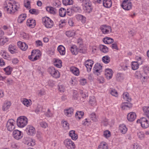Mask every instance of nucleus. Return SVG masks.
I'll return each mask as SVG.
<instances>
[{"mask_svg":"<svg viewBox=\"0 0 149 149\" xmlns=\"http://www.w3.org/2000/svg\"><path fill=\"white\" fill-rule=\"evenodd\" d=\"M29 12L30 13L35 15H37L39 13L38 11L37 10L35 9H30L29 10Z\"/></svg>","mask_w":149,"mask_h":149,"instance_id":"obj_57","label":"nucleus"},{"mask_svg":"<svg viewBox=\"0 0 149 149\" xmlns=\"http://www.w3.org/2000/svg\"><path fill=\"white\" fill-rule=\"evenodd\" d=\"M137 123L141 124L142 127L146 128L149 126L148 120L145 118H142L137 120Z\"/></svg>","mask_w":149,"mask_h":149,"instance_id":"obj_10","label":"nucleus"},{"mask_svg":"<svg viewBox=\"0 0 149 149\" xmlns=\"http://www.w3.org/2000/svg\"><path fill=\"white\" fill-rule=\"evenodd\" d=\"M73 98L74 100H76L79 97V94L75 90L73 91Z\"/></svg>","mask_w":149,"mask_h":149,"instance_id":"obj_59","label":"nucleus"},{"mask_svg":"<svg viewBox=\"0 0 149 149\" xmlns=\"http://www.w3.org/2000/svg\"><path fill=\"white\" fill-rule=\"evenodd\" d=\"M75 34V31L74 30H70L66 32V35L68 37L73 36Z\"/></svg>","mask_w":149,"mask_h":149,"instance_id":"obj_50","label":"nucleus"},{"mask_svg":"<svg viewBox=\"0 0 149 149\" xmlns=\"http://www.w3.org/2000/svg\"><path fill=\"white\" fill-rule=\"evenodd\" d=\"M4 7L8 13L13 14L20 8V5L18 2L7 0L5 2Z\"/></svg>","mask_w":149,"mask_h":149,"instance_id":"obj_1","label":"nucleus"},{"mask_svg":"<svg viewBox=\"0 0 149 149\" xmlns=\"http://www.w3.org/2000/svg\"><path fill=\"white\" fill-rule=\"evenodd\" d=\"M100 49L102 52L104 53H107L109 51L108 48L106 46L103 45H100Z\"/></svg>","mask_w":149,"mask_h":149,"instance_id":"obj_42","label":"nucleus"},{"mask_svg":"<svg viewBox=\"0 0 149 149\" xmlns=\"http://www.w3.org/2000/svg\"><path fill=\"white\" fill-rule=\"evenodd\" d=\"M59 91L60 92H63L64 91L65 88L64 86L62 85H59L58 86Z\"/></svg>","mask_w":149,"mask_h":149,"instance_id":"obj_61","label":"nucleus"},{"mask_svg":"<svg viewBox=\"0 0 149 149\" xmlns=\"http://www.w3.org/2000/svg\"><path fill=\"white\" fill-rule=\"evenodd\" d=\"M57 50L61 55L63 56L65 55V49L63 45H59L57 48Z\"/></svg>","mask_w":149,"mask_h":149,"instance_id":"obj_28","label":"nucleus"},{"mask_svg":"<svg viewBox=\"0 0 149 149\" xmlns=\"http://www.w3.org/2000/svg\"><path fill=\"white\" fill-rule=\"evenodd\" d=\"M111 136V132L108 130H106L103 132V136L106 139H108Z\"/></svg>","mask_w":149,"mask_h":149,"instance_id":"obj_44","label":"nucleus"},{"mask_svg":"<svg viewBox=\"0 0 149 149\" xmlns=\"http://www.w3.org/2000/svg\"><path fill=\"white\" fill-rule=\"evenodd\" d=\"M129 149H140V148L136 144H134L131 145Z\"/></svg>","mask_w":149,"mask_h":149,"instance_id":"obj_62","label":"nucleus"},{"mask_svg":"<svg viewBox=\"0 0 149 149\" xmlns=\"http://www.w3.org/2000/svg\"><path fill=\"white\" fill-rule=\"evenodd\" d=\"M143 110L144 114L149 118V106H144L142 107Z\"/></svg>","mask_w":149,"mask_h":149,"instance_id":"obj_38","label":"nucleus"},{"mask_svg":"<svg viewBox=\"0 0 149 149\" xmlns=\"http://www.w3.org/2000/svg\"><path fill=\"white\" fill-rule=\"evenodd\" d=\"M62 2L65 6L72 5L73 3V0H63Z\"/></svg>","mask_w":149,"mask_h":149,"instance_id":"obj_49","label":"nucleus"},{"mask_svg":"<svg viewBox=\"0 0 149 149\" xmlns=\"http://www.w3.org/2000/svg\"><path fill=\"white\" fill-rule=\"evenodd\" d=\"M48 71L51 75L55 78H58L60 77L58 71L54 67H50L48 68Z\"/></svg>","mask_w":149,"mask_h":149,"instance_id":"obj_6","label":"nucleus"},{"mask_svg":"<svg viewBox=\"0 0 149 149\" xmlns=\"http://www.w3.org/2000/svg\"><path fill=\"white\" fill-rule=\"evenodd\" d=\"M8 38L4 36L0 38V44L1 45H3L5 43L8 42Z\"/></svg>","mask_w":149,"mask_h":149,"instance_id":"obj_41","label":"nucleus"},{"mask_svg":"<svg viewBox=\"0 0 149 149\" xmlns=\"http://www.w3.org/2000/svg\"><path fill=\"white\" fill-rule=\"evenodd\" d=\"M116 77L118 80H120L123 79V74L121 73H118L117 74Z\"/></svg>","mask_w":149,"mask_h":149,"instance_id":"obj_64","label":"nucleus"},{"mask_svg":"<svg viewBox=\"0 0 149 149\" xmlns=\"http://www.w3.org/2000/svg\"><path fill=\"white\" fill-rule=\"evenodd\" d=\"M62 127L65 130H68L69 128V125L66 121L62 120L61 122Z\"/></svg>","mask_w":149,"mask_h":149,"instance_id":"obj_40","label":"nucleus"},{"mask_svg":"<svg viewBox=\"0 0 149 149\" xmlns=\"http://www.w3.org/2000/svg\"><path fill=\"white\" fill-rule=\"evenodd\" d=\"M15 121L13 119H9L6 123V127L9 131H12L15 128Z\"/></svg>","mask_w":149,"mask_h":149,"instance_id":"obj_9","label":"nucleus"},{"mask_svg":"<svg viewBox=\"0 0 149 149\" xmlns=\"http://www.w3.org/2000/svg\"><path fill=\"white\" fill-rule=\"evenodd\" d=\"M3 70L5 72V74L9 75L11 73L13 70V68L9 66H7L3 69Z\"/></svg>","mask_w":149,"mask_h":149,"instance_id":"obj_35","label":"nucleus"},{"mask_svg":"<svg viewBox=\"0 0 149 149\" xmlns=\"http://www.w3.org/2000/svg\"><path fill=\"white\" fill-rule=\"evenodd\" d=\"M44 111V110L43 109L41 105H39L38 106L37 108L35 110V112L36 113H39L40 112Z\"/></svg>","mask_w":149,"mask_h":149,"instance_id":"obj_55","label":"nucleus"},{"mask_svg":"<svg viewBox=\"0 0 149 149\" xmlns=\"http://www.w3.org/2000/svg\"><path fill=\"white\" fill-rule=\"evenodd\" d=\"M131 0H124L121 5L122 8L125 10H129L131 9L132 6L131 1Z\"/></svg>","mask_w":149,"mask_h":149,"instance_id":"obj_7","label":"nucleus"},{"mask_svg":"<svg viewBox=\"0 0 149 149\" xmlns=\"http://www.w3.org/2000/svg\"><path fill=\"white\" fill-rule=\"evenodd\" d=\"M26 132L28 135L32 136L36 134V130L34 127L31 125H28L26 128Z\"/></svg>","mask_w":149,"mask_h":149,"instance_id":"obj_13","label":"nucleus"},{"mask_svg":"<svg viewBox=\"0 0 149 149\" xmlns=\"http://www.w3.org/2000/svg\"><path fill=\"white\" fill-rule=\"evenodd\" d=\"M79 92L81 95L82 97L83 98H84L86 97V96H88V95L86 93V92L83 90H80L79 91Z\"/></svg>","mask_w":149,"mask_h":149,"instance_id":"obj_63","label":"nucleus"},{"mask_svg":"<svg viewBox=\"0 0 149 149\" xmlns=\"http://www.w3.org/2000/svg\"><path fill=\"white\" fill-rule=\"evenodd\" d=\"M97 149H109L108 146L106 143L102 141L99 145Z\"/></svg>","mask_w":149,"mask_h":149,"instance_id":"obj_30","label":"nucleus"},{"mask_svg":"<svg viewBox=\"0 0 149 149\" xmlns=\"http://www.w3.org/2000/svg\"><path fill=\"white\" fill-rule=\"evenodd\" d=\"M103 41L105 44H110L113 42V40L110 38L106 37L103 39Z\"/></svg>","mask_w":149,"mask_h":149,"instance_id":"obj_39","label":"nucleus"},{"mask_svg":"<svg viewBox=\"0 0 149 149\" xmlns=\"http://www.w3.org/2000/svg\"><path fill=\"white\" fill-rule=\"evenodd\" d=\"M17 47L13 45H10L8 47V50L12 54H14L17 52Z\"/></svg>","mask_w":149,"mask_h":149,"instance_id":"obj_23","label":"nucleus"},{"mask_svg":"<svg viewBox=\"0 0 149 149\" xmlns=\"http://www.w3.org/2000/svg\"><path fill=\"white\" fill-rule=\"evenodd\" d=\"M20 37L21 38L25 40H27L29 39V38L28 34L24 32H21Z\"/></svg>","mask_w":149,"mask_h":149,"instance_id":"obj_52","label":"nucleus"},{"mask_svg":"<svg viewBox=\"0 0 149 149\" xmlns=\"http://www.w3.org/2000/svg\"><path fill=\"white\" fill-rule=\"evenodd\" d=\"M54 112L52 111L49 109H48L47 111L45 113V115L47 117H52L54 116Z\"/></svg>","mask_w":149,"mask_h":149,"instance_id":"obj_51","label":"nucleus"},{"mask_svg":"<svg viewBox=\"0 0 149 149\" xmlns=\"http://www.w3.org/2000/svg\"><path fill=\"white\" fill-rule=\"evenodd\" d=\"M18 47L22 50L26 51L28 48V46L25 42L19 41L17 42Z\"/></svg>","mask_w":149,"mask_h":149,"instance_id":"obj_22","label":"nucleus"},{"mask_svg":"<svg viewBox=\"0 0 149 149\" xmlns=\"http://www.w3.org/2000/svg\"><path fill=\"white\" fill-rule=\"evenodd\" d=\"M74 109L72 107H70L64 110V115L67 117H71L73 114Z\"/></svg>","mask_w":149,"mask_h":149,"instance_id":"obj_17","label":"nucleus"},{"mask_svg":"<svg viewBox=\"0 0 149 149\" xmlns=\"http://www.w3.org/2000/svg\"><path fill=\"white\" fill-rule=\"evenodd\" d=\"M70 10L72 12H79L81 11V9L78 7H73L72 8L70 9Z\"/></svg>","mask_w":149,"mask_h":149,"instance_id":"obj_58","label":"nucleus"},{"mask_svg":"<svg viewBox=\"0 0 149 149\" xmlns=\"http://www.w3.org/2000/svg\"><path fill=\"white\" fill-rule=\"evenodd\" d=\"M25 143L27 145L33 146L36 144L35 140L30 138L26 137L24 139Z\"/></svg>","mask_w":149,"mask_h":149,"instance_id":"obj_16","label":"nucleus"},{"mask_svg":"<svg viewBox=\"0 0 149 149\" xmlns=\"http://www.w3.org/2000/svg\"><path fill=\"white\" fill-rule=\"evenodd\" d=\"M136 118V115L134 112H130L127 115V120L130 122L134 121Z\"/></svg>","mask_w":149,"mask_h":149,"instance_id":"obj_18","label":"nucleus"},{"mask_svg":"<svg viewBox=\"0 0 149 149\" xmlns=\"http://www.w3.org/2000/svg\"><path fill=\"white\" fill-rule=\"evenodd\" d=\"M70 71L75 75L78 76L79 74V70L77 68L74 66L71 67L70 68Z\"/></svg>","mask_w":149,"mask_h":149,"instance_id":"obj_31","label":"nucleus"},{"mask_svg":"<svg viewBox=\"0 0 149 149\" xmlns=\"http://www.w3.org/2000/svg\"><path fill=\"white\" fill-rule=\"evenodd\" d=\"M36 24V21L33 19H27L26 22L27 25L31 28H33Z\"/></svg>","mask_w":149,"mask_h":149,"instance_id":"obj_21","label":"nucleus"},{"mask_svg":"<svg viewBox=\"0 0 149 149\" xmlns=\"http://www.w3.org/2000/svg\"><path fill=\"white\" fill-rule=\"evenodd\" d=\"M103 62L105 64L109 63L110 61V58L108 56H105L103 57L102 58Z\"/></svg>","mask_w":149,"mask_h":149,"instance_id":"obj_46","label":"nucleus"},{"mask_svg":"<svg viewBox=\"0 0 149 149\" xmlns=\"http://www.w3.org/2000/svg\"><path fill=\"white\" fill-rule=\"evenodd\" d=\"M84 112L81 111H77L75 114V117L77 120H80L83 118L84 115Z\"/></svg>","mask_w":149,"mask_h":149,"instance_id":"obj_29","label":"nucleus"},{"mask_svg":"<svg viewBox=\"0 0 149 149\" xmlns=\"http://www.w3.org/2000/svg\"><path fill=\"white\" fill-rule=\"evenodd\" d=\"M89 117L93 121L96 122L97 120L98 117L95 113H93L90 115Z\"/></svg>","mask_w":149,"mask_h":149,"instance_id":"obj_43","label":"nucleus"},{"mask_svg":"<svg viewBox=\"0 0 149 149\" xmlns=\"http://www.w3.org/2000/svg\"><path fill=\"white\" fill-rule=\"evenodd\" d=\"M132 103H122L121 107L123 110L129 109L132 107Z\"/></svg>","mask_w":149,"mask_h":149,"instance_id":"obj_24","label":"nucleus"},{"mask_svg":"<svg viewBox=\"0 0 149 149\" xmlns=\"http://www.w3.org/2000/svg\"><path fill=\"white\" fill-rule=\"evenodd\" d=\"M110 93L113 96L117 97L118 96V93L116 90L113 88H110L109 90Z\"/></svg>","mask_w":149,"mask_h":149,"instance_id":"obj_54","label":"nucleus"},{"mask_svg":"<svg viewBox=\"0 0 149 149\" xmlns=\"http://www.w3.org/2000/svg\"><path fill=\"white\" fill-rule=\"evenodd\" d=\"M62 61L61 60L56 59L54 63V65L58 68H61L62 66Z\"/></svg>","mask_w":149,"mask_h":149,"instance_id":"obj_47","label":"nucleus"},{"mask_svg":"<svg viewBox=\"0 0 149 149\" xmlns=\"http://www.w3.org/2000/svg\"><path fill=\"white\" fill-rule=\"evenodd\" d=\"M59 14L60 17H65L66 14V9L64 8H61L59 10Z\"/></svg>","mask_w":149,"mask_h":149,"instance_id":"obj_37","label":"nucleus"},{"mask_svg":"<svg viewBox=\"0 0 149 149\" xmlns=\"http://www.w3.org/2000/svg\"><path fill=\"white\" fill-rule=\"evenodd\" d=\"M31 2L29 0H24V6L27 9H29L31 8Z\"/></svg>","mask_w":149,"mask_h":149,"instance_id":"obj_45","label":"nucleus"},{"mask_svg":"<svg viewBox=\"0 0 149 149\" xmlns=\"http://www.w3.org/2000/svg\"><path fill=\"white\" fill-rule=\"evenodd\" d=\"M93 63V61L91 60L88 59L85 61V66L87 68V71L88 72L91 71Z\"/></svg>","mask_w":149,"mask_h":149,"instance_id":"obj_15","label":"nucleus"},{"mask_svg":"<svg viewBox=\"0 0 149 149\" xmlns=\"http://www.w3.org/2000/svg\"><path fill=\"white\" fill-rule=\"evenodd\" d=\"M122 96L123 99L129 102L131 101V98L129 96V94L128 92H125L124 93Z\"/></svg>","mask_w":149,"mask_h":149,"instance_id":"obj_32","label":"nucleus"},{"mask_svg":"<svg viewBox=\"0 0 149 149\" xmlns=\"http://www.w3.org/2000/svg\"><path fill=\"white\" fill-rule=\"evenodd\" d=\"M40 127L44 128H46L48 127V124L47 123L44 121H42L40 123Z\"/></svg>","mask_w":149,"mask_h":149,"instance_id":"obj_56","label":"nucleus"},{"mask_svg":"<svg viewBox=\"0 0 149 149\" xmlns=\"http://www.w3.org/2000/svg\"><path fill=\"white\" fill-rule=\"evenodd\" d=\"M70 50L72 53L74 55L77 54L78 52H79V49L75 45H73L71 46L70 48Z\"/></svg>","mask_w":149,"mask_h":149,"instance_id":"obj_27","label":"nucleus"},{"mask_svg":"<svg viewBox=\"0 0 149 149\" xmlns=\"http://www.w3.org/2000/svg\"><path fill=\"white\" fill-rule=\"evenodd\" d=\"M100 29L104 34H108L111 32V27L109 26L104 25L101 26Z\"/></svg>","mask_w":149,"mask_h":149,"instance_id":"obj_12","label":"nucleus"},{"mask_svg":"<svg viewBox=\"0 0 149 149\" xmlns=\"http://www.w3.org/2000/svg\"><path fill=\"white\" fill-rule=\"evenodd\" d=\"M139 64L138 63L135 61H133L132 62L131 67L132 70H135L137 69L139 67Z\"/></svg>","mask_w":149,"mask_h":149,"instance_id":"obj_48","label":"nucleus"},{"mask_svg":"<svg viewBox=\"0 0 149 149\" xmlns=\"http://www.w3.org/2000/svg\"><path fill=\"white\" fill-rule=\"evenodd\" d=\"M102 68V66L99 63L95 64L93 69V73L97 75H99L101 72Z\"/></svg>","mask_w":149,"mask_h":149,"instance_id":"obj_14","label":"nucleus"},{"mask_svg":"<svg viewBox=\"0 0 149 149\" xmlns=\"http://www.w3.org/2000/svg\"><path fill=\"white\" fill-rule=\"evenodd\" d=\"M40 51L38 50H33L31 53V55L29 56V58L32 61H35L38 59L40 56V54L39 53Z\"/></svg>","mask_w":149,"mask_h":149,"instance_id":"obj_8","label":"nucleus"},{"mask_svg":"<svg viewBox=\"0 0 149 149\" xmlns=\"http://www.w3.org/2000/svg\"><path fill=\"white\" fill-rule=\"evenodd\" d=\"M113 71L111 69H107L105 70V74L107 79H110L112 77Z\"/></svg>","mask_w":149,"mask_h":149,"instance_id":"obj_19","label":"nucleus"},{"mask_svg":"<svg viewBox=\"0 0 149 149\" xmlns=\"http://www.w3.org/2000/svg\"><path fill=\"white\" fill-rule=\"evenodd\" d=\"M69 135L72 139L74 141H76L78 139L77 134L74 130H70L69 132Z\"/></svg>","mask_w":149,"mask_h":149,"instance_id":"obj_20","label":"nucleus"},{"mask_svg":"<svg viewBox=\"0 0 149 149\" xmlns=\"http://www.w3.org/2000/svg\"><path fill=\"white\" fill-rule=\"evenodd\" d=\"M28 121V119L26 116H20L17 119V126L20 128H23L27 125Z\"/></svg>","mask_w":149,"mask_h":149,"instance_id":"obj_3","label":"nucleus"},{"mask_svg":"<svg viewBox=\"0 0 149 149\" xmlns=\"http://www.w3.org/2000/svg\"><path fill=\"white\" fill-rule=\"evenodd\" d=\"M42 20L43 24L47 28H51L53 26V22L48 17H42Z\"/></svg>","mask_w":149,"mask_h":149,"instance_id":"obj_4","label":"nucleus"},{"mask_svg":"<svg viewBox=\"0 0 149 149\" xmlns=\"http://www.w3.org/2000/svg\"><path fill=\"white\" fill-rule=\"evenodd\" d=\"M119 130L123 134H125L127 131V128L124 124H121L119 125Z\"/></svg>","mask_w":149,"mask_h":149,"instance_id":"obj_26","label":"nucleus"},{"mask_svg":"<svg viewBox=\"0 0 149 149\" xmlns=\"http://www.w3.org/2000/svg\"><path fill=\"white\" fill-rule=\"evenodd\" d=\"M46 10L47 11L53 14H56V9L51 6H47L46 7Z\"/></svg>","mask_w":149,"mask_h":149,"instance_id":"obj_34","label":"nucleus"},{"mask_svg":"<svg viewBox=\"0 0 149 149\" xmlns=\"http://www.w3.org/2000/svg\"><path fill=\"white\" fill-rule=\"evenodd\" d=\"M11 105L10 103H4L2 107V109L3 111L7 110Z\"/></svg>","mask_w":149,"mask_h":149,"instance_id":"obj_53","label":"nucleus"},{"mask_svg":"<svg viewBox=\"0 0 149 149\" xmlns=\"http://www.w3.org/2000/svg\"><path fill=\"white\" fill-rule=\"evenodd\" d=\"M76 19L79 21H80L83 23H84L86 22V18L81 15L79 14L76 15Z\"/></svg>","mask_w":149,"mask_h":149,"instance_id":"obj_33","label":"nucleus"},{"mask_svg":"<svg viewBox=\"0 0 149 149\" xmlns=\"http://www.w3.org/2000/svg\"><path fill=\"white\" fill-rule=\"evenodd\" d=\"M102 4L104 7L109 8L112 6V3L111 0H103Z\"/></svg>","mask_w":149,"mask_h":149,"instance_id":"obj_25","label":"nucleus"},{"mask_svg":"<svg viewBox=\"0 0 149 149\" xmlns=\"http://www.w3.org/2000/svg\"><path fill=\"white\" fill-rule=\"evenodd\" d=\"M23 132L17 130H14L13 132V137L16 140L21 139L23 136Z\"/></svg>","mask_w":149,"mask_h":149,"instance_id":"obj_11","label":"nucleus"},{"mask_svg":"<svg viewBox=\"0 0 149 149\" xmlns=\"http://www.w3.org/2000/svg\"><path fill=\"white\" fill-rule=\"evenodd\" d=\"M63 143L67 149H75L76 146L74 143L70 139H67L63 141Z\"/></svg>","mask_w":149,"mask_h":149,"instance_id":"obj_5","label":"nucleus"},{"mask_svg":"<svg viewBox=\"0 0 149 149\" xmlns=\"http://www.w3.org/2000/svg\"><path fill=\"white\" fill-rule=\"evenodd\" d=\"M26 17V14H22L19 15L18 19V22L20 23H22L25 19Z\"/></svg>","mask_w":149,"mask_h":149,"instance_id":"obj_36","label":"nucleus"},{"mask_svg":"<svg viewBox=\"0 0 149 149\" xmlns=\"http://www.w3.org/2000/svg\"><path fill=\"white\" fill-rule=\"evenodd\" d=\"M137 136L138 138L140 139H142L144 137V134L142 132H140L138 133Z\"/></svg>","mask_w":149,"mask_h":149,"instance_id":"obj_60","label":"nucleus"},{"mask_svg":"<svg viewBox=\"0 0 149 149\" xmlns=\"http://www.w3.org/2000/svg\"><path fill=\"white\" fill-rule=\"evenodd\" d=\"M82 3L84 9L87 13H90L93 9L91 2L90 0H80Z\"/></svg>","mask_w":149,"mask_h":149,"instance_id":"obj_2","label":"nucleus"}]
</instances>
